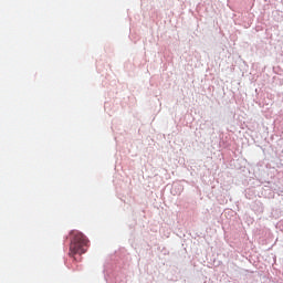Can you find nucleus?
I'll return each mask as SVG.
<instances>
[{
	"instance_id": "nucleus-1",
	"label": "nucleus",
	"mask_w": 283,
	"mask_h": 283,
	"mask_svg": "<svg viewBox=\"0 0 283 283\" xmlns=\"http://www.w3.org/2000/svg\"><path fill=\"white\" fill-rule=\"evenodd\" d=\"M71 235H73V239L71 240L69 255L71 258H74L75 255H83V253L87 251L90 240H87V237H85L83 232L78 231H72Z\"/></svg>"
}]
</instances>
